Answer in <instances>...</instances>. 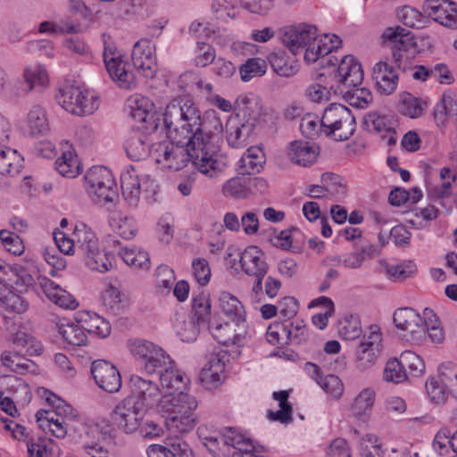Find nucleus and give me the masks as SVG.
Listing matches in <instances>:
<instances>
[{"label":"nucleus","mask_w":457,"mask_h":457,"mask_svg":"<svg viewBox=\"0 0 457 457\" xmlns=\"http://www.w3.org/2000/svg\"><path fill=\"white\" fill-rule=\"evenodd\" d=\"M163 123L170 138L181 142V138L192 139L197 151L221 176L226 163L219 159V141L223 131L222 121L215 110H208L202 117L196 104L189 97H177L166 106Z\"/></svg>","instance_id":"obj_1"},{"label":"nucleus","mask_w":457,"mask_h":457,"mask_svg":"<svg viewBox=\"0 0 457 457\" xmlns=\"http://www.w3.org/2000/svg\"><path fill=\"white\" fill-rule=\"evenodd\" d=\"M282 44L295 55L303 53L307 63H313L337 50L342 40L336 35L318 37L316 26L308 23L285 27L280 31Z\"/></svg>","instance_id":"obj_2"},{"label":"nucleus","mask_w":457,"mask_h":457,"mask_svg":"<svg viewBox=\"0 0 457 457\" xmlns=\"http://www.w3.org/2000/svg\"><path fill=\"white\" fill-rule=\"evenodd\" d=\"M171 140L152 144V160L162 169L179 170L191 162L194 168L206 178L214 179L220 177L212 164L201 158L204 155L196 150L192 139L181 138V142L175 138Z\"/></svg>","instance_id":"obj_3"},{"label":"nucleus","mask_w":457,"mask_h":457,"mask_svg":"<svg viewBox=\"0 0 457 457\" xmlns=\"http://www.w3.org/2000/svg\"><path fill=\"white\" fill-rule=\"evenodd\" d=\"M198 403L195 396L181 391L162 397L160 411L165 413V425L170 434H185L196 425L195 411Z\"/></svg>","instance_id":"obj_4"},{"label":"nucleus","mask_w":457,"mask_h":457,"mask_svg":"<svg viewBox=\"0 0 457 457\" xmlns=\"http://www.w3.org/2000/svg\"><path fill=\"white\" fill-rule=\"evenodd\" d=\"M73 237L78 254L90 270L104 273L113 268L114 255L100 250L98 238L91 228L85 223L77 224Z\"/></svg>","instance_id":"obj_5"},{"label":"nucleus","mask_w":457,"mask_h":457,"mask_svg":"<svg viewBox=\"0 0 457 457\" xmlns=\"http://www.w3.org/2000/svg\"><path fill=\"white\" fill-rule=\"evenodd\" d=\"M84 187L96 204L106 205L113 203L118 196L114 177L104 166H93L87 171Z\"/></svg>","instance_id":"obj_6"},{"label":"nucleus","mask_w":457,"mask_h":457,"mask_svg":"<svg viewBox=\"0 0 457 457\" xmlns=\"http://www.w3.org/2000/svg\"><path fill=\"white\" fill-rule=\"evenodd\" d=\"M320 122L322 131L337 141L349 139L356 129L355 118L351 110L340 104H331L327 107Z\"/></svg>","instance_id":"obj_7"},{"label":"nucleus","mask_w":457,"mask_h":457,"mask_svg":"<svg viewBox=\"0 0 457 457\" xmlns=\"http://www.w3.org/2000/svg\"><path fill=\"white\" fill-rule=\"evenodd\" d=\"M128 348L136 361L141 362V369L147 374L162 371L171 363L170 356L159 345L151 341L135 338L128 341Z\"/></svg>","instance_id":"obj_8"},{"label":"nucleus","mask_w":457,"mask_h":457,"mask_svg":"<svg viewBox=\"0 0 457 457\" xmlns=\"http://www.w3.org/2000/svg\"><path fill=\"white\" fill-rule=\"evenodd\" d=\"M56 99L64 110L78 116L92 114L99 107L98 96L94 92L73 85L60 87Z\"/></svg>","instance_id":"obj_9"},{"label":"nucleus","mask_w":457,"mask_h":457,"mask_svg":"<svg viewBox=\"0 0 457 457\" xmlns=\"http://www.w3.org/2000/svg\"><path fill=\"white\" fill-rule=\"evenodd\" d=\"M240 263L245 274L255 278L252 287V298L257 299L262 294V280L269 270L264 253L259 247L250 245L240 253Z\"/></svg>","instance_id":"obj_10"},{"label":"nucleus","mask_w":457,"mask_h":457,"mask_svg":"<svg viewBox=\"0 0 457 457\" xmlns=\"http://www.w3.org/2000/svg\"><path fill=\"white\" fill-rule=\"evenodd\" d=\"M147 410L131 397H125L112 410L111 419L113 424L125 432L131 434L137 430Z\"/></svg>","instance_id":"obj_11"},{"label":"nucleus","mask_w":457,"mask_h":457,"mask_svg":"<svg viewBox=\"0 0 457 457\" xmlns=\"http://www.w3.org/2000/svg\"><path fill=\"white\" fill-rule=\"evenodd\" d=\"M104 62L111 79L124 89H133L137 86L134 73L128 69L129 64L115 48L105 46Z\"/></svg>","instance_id":"obj_12"},{"label":"nucleus","mask_w":457,"mask_h":457,"mask_svg":"<svg viewBox=\"0 0 457 457\" xmlns=\"http://www.w3.org/2000/svg\"><path fill=\"white\" fill-rule=\"evenodd\" d=\"M4 328L8 340L17 350L24 351L29 355H39L42 353L40 342L28 331L21 321L5 318Z\"/></svg>","instance_id":"obj_13"},{"label":"nucleus","mask_w":457,"mask_h":457,"mask_svg":"<svg viewBox=\"0 0 457 457\" xmlns=\"http://www.w3.org/2000/svg\"><path fill=\"white\" fill-rule=\"evenodd\" d=\"M131 60L140 74L145 78H153L157 67L155 45L150 39H139L133 46Z\"/></svg>","instance_id":"obj_14"},{"label":"nucleus","mask_w":457,"mask_h":457,"mask_svg":"<svg viewBox=\"0 0 457 457\" xmlns=\"http://www.w3.org/2000/svg\"><path fill=\"white\" fill-rule=\"evenodd\" d=\"M91 373L95 382L101 389L114 394L121 388V375L112 363L104 360L95 361L91 366Z\"/></svg>","instance_id":"obj_15"},{"label":"nucleus","mask_w":457,"mask_h":457,"mask_svg":"<svg viewBox=\"0 0 457 457\" xmlns=\"http://www.w3.org/2000/svg\"><path fill=\"white\" fill-rule=\"evenodd\" d=\"M209 329L213 338L221 345H238L243 342L246 333L245 322H233L231 320L224 323L216 320H211Z\"/></svg>","instance_id":"obj_16"},{"label":"nucleus","mask_w":457,"mask_h":457,"mask_svg":"<svg viewBox=\"0 0 457 457\" xmlns=\"http://www.w3.org/2000/svg\"><path fill=\"white\" fill-rule=\"evenodd\" d=\"M128 396L135 400L136 403H142L146 410L156 403H160L162 399L158 385L139 376L131 377L130 394Z\"/></svg>","instance_id":"obj_17"},{"label":"nucleus","mask_w":457,"mask_h":457,"mask_svg":"<svg viewBox=\"0 0 457 457\" xmlns=\"http://www.w3.org/2000/svg\"><path fill=\"white\" fill-rule=\"evenodd\" d=\"M423 10L441 25L457 28V4L449 0H426Z\"/></svg>","instance_id":"obj_18"},{"label":"nucleus","mask_w":457,"mask_h":457,"mask_svg":"<svg viewBox=\"0 0 457 457\" xmlns=\"http://www.w3.org/2000/svg\"><path fill=\"white\" fill-rule=\"evenodd\" d=\"M336 87H350L360 86L363 80L361 63L353 56L345 55L340 62L334 77Z\"/></svg>","instance_id":"obj_19"},{"label":"nucleus","mask_w":457,"mask_h":457,"mask_svg":"<svg viewBox=\"0 0 457 457\" xmlns=\"http://www.w3.org/2000/svg\"><path fill=\"white\" fill-rule=\"evenodd\" d=\"M124 149L132 161L152 158V145L150 137L139 129H133L124 143Z\"/></svg>","instance_id":"obj_20"},{"label":"nucleus","mask_w":457,"mask_h":457,"mask_svg":"<svg viewBox=\"0 0 457 457\" xmlns=\"http://www.w3.org/2000/svg\"><path fill=\"white\" fill-rule=\"evenodd\" d=\"M372 78L376 90L385 96L393 94L398 85V74L386 62H379L373 67Z\"/></svg>","instance_id":"obj_21"},{"label":"nucleus","mask_w":457,"mask_h":457,"mask_svg":"<svg viewBox=\"0 0 457 457\" xmlns=\"http://www.w3.org/2000/svg\"><path fill=\"white\" fill-rule=\"evenodd\" d=\"M254 125L239 118H231L226 124L227 141L233 148H242L249 143L254 131Z\"/></svg>","instance_id":"obj_22"},{"label":"nucleus","mask_w":457,"mask_h":457,"mask_svg":"<svg viewBox=\"0 0 457 457\" xmlns=\"http://www.w3.org/2000/svg\"><path fill=\"white\" fill-rule=\"evenodd\" d=\"M55 328L62 342L71 346H82L87 342V337L82 324L74 323L67 319H59Z\"/></svg>","instance_id":"obj_23"},{"label":"nucleus","mask_w":457,"mask_h":457,"mask_svg":"<svg viewBox=\"0 0 457 457\" xmlns=\"http://www.w3.org/2000/svg\"><path fill=\"white\" fill-rule=\"evenodd\" d=\"M237 117L245 122H250L254 127L262 113L259 98L254 95H242L236 100Z\"/></svg>","instance_id":"obj_24"},{"label":"nucleus","mask_w":457,"mask_h":457,"mask_svg":"<svg viewBox=\"0 0 457 457\" xmlns=\"http://www.w3.org/2000/svg\"><path fill=\"white\" fill-rule=\"evenodd\" d=\"M376 391L371 387L363 388L354 398L351 405V413L357 420L367 423L371 416L376 401Z\"/></svg>","instance_id":"obj_25"},{"label":"nucleus","mask_w":457,"mask_h":457,"mask_svg":"<svg viewBox=\"0 0 457 457\" xmlns=\"http://www.w3.org/2000/svg\"><path fill=\"white\" fill-rule=\"evenodd\" d=\"M225 363L216 355L212 356L199 373V380L206 389L218 387L225 376Z\"/></svg>","instance_id":"obj_26"},{"label":"nucleus","mask_w":457,"mask_h":457,"mask_svg":"<svg viewBox=\"0 0 457 457\" xmlns=\"http://www.w3.org/2000/svg\"><path fill=\"white\" fill-rule=\"evenodd\" d=\"M266 162V156L262 148L251 146L242 155L237 162V170L240 175H253L260 173Z\"/></svg>","instance_id":"obj_27"},{"label":"nucleus","mask_w":457,"mask_h":457,"mask_svg":"<svg viewBox=\"0 0 457 457\" xmlns=\"http://www.w3.org/2000/svg\"><path fill=\"white\" fill-rule=\"evenodd\" d=\"M434 118L438 127L445 126L447 120L457 121V95L452 91L445 92L442 99L436 104Z\"/></svg>","instance_id":"obj_28"},{"label":"nucleus","mask_w":457,"mask_h":457,"mask_svg":"<svg viewBox=\"0 0 457 457\" xmlns=\"http://www.w3.org/2000/svg\"><path fill=\"white\" fill-rule=\"evenodd\" d=\"M122 195L129 206L136 208L140 201L139 177L133 167L127 169L120 175Z\"/></svg>","instance_id":"obj_29"},{"label":"nucleus","mask_w":457,"mask_h":457,"mask_svg":"<svg viewBox=\"0 0 457 457\" xmlns=\"http://www.w3.org/2000/svg\"><path fill=\"white\" fill-rule=\"evenodd\" d=\"M288 155L293 162L306 167L317 160L319 147L309 142L295 141L290 145Z\"/></svg>","instance_id":"obj_30"},{"label":"nucleus","mask_w":457,"mask_h":457,"mask_svg":"<svg viewBox=\"0 0 457 457\" xmlns=\"http://www.w3.org/2000/svg\"><path fill=\"white\" fill-rule=\"evenodd\" d=\"M330 90L333 91L334 95L341 96L350 105L357 108H366L372 101L370 91L365 87H359V86L344 88L342 87H335L332 85Z\"/></svg>","instance_id":"obj_31"},{"label":"nucleus","mask_w":457,"mask_h":457,"mask_svg":"<svg viewBox=\"0 0 457 457\" xmlns=\"http://www.w3.org/2000/svg\"><path fill=\"white\" fill-rule=\"evenodd\" d=\"M218 303L220 311L228 320L245 322L244 307L236 296L228 292H222L219 295Z\"/></svg>","instance_id":"obj_32"},{"label":"nucleus","mask_w":457,"mask_h":457,"mask_svg":"<svg viewBox=\"0 0 457 457\" xmlns=\"http://www.w3.org/2000/svg\"><path fill=\"white\" fill-rule=\"evenodd\" d=\"M24 159L17 150L0 145V174L13 177L23 168Z\"/></svg>","instance_id":"obj_33"},{"label":"nucleus","mask_w":457,"mask_h":457,"mask_svg":"<svg viewBox=\"0 0 457 457\" xmlns=\"http://www.w3.org/2000/svg\"><path fill=\"white\" fill-rule=\"evenodd\" d=\"M160 374V382L162 387L167 389L182 390L190 383L189 377L182 370L175 368V363H171L163 368Z\"/></svg>","instance_id":"obj_34"},{"label":"nucleus","mask_w":457,"mask_h":457,"mask_svg":"<svg viewBox=\"0 0 457 457\" xmlns=\"http://www.w3.org/2000/svg\"><path fill=\"white\" fill-rule=\"evenodd\" d=\"M173 328L183 342H194L200 332V321L195 317L177 315Z\"/></svg>","instance_id":"obj_35"},{"label":"nucleus","mask_w":457,"mask_h":457,"mask_svg":"<svg viewBox=\"0 0 457 457\" xmlns=\"http://www.w3.org/2000/svg\"><path fill=\"white\" fill-rule=\"evenodd\" d=\"M23 354L26 353L24 351L21 350H17L15 352L4 351L1 354L0 359L2 364L10 369V370L15 373L24 374L32 370V368L35 367V362L24 358Z\"/></svg>","instance_id":"obj_36"},{"label":"nucleus","mask_w":457,"mask_h":457,"mask_svg":"<svg viewBox=\"0 0 457 457\" xmlns=\"http://www.w3.org/2000/svg\"><path fill=\"white\" fill-rule=\"evenodd\" d=\"M109 224L112 230L124 239H131L137 231L135 220L119 212L110 214Z\"/></svg>","instance_id":"obj_37"},{"label":"nucleus","mask_w":457,"mask_h":457,"mask_svg":"<svg viewBox=\"0 0 457 457\" xmlns=\"http://www.w3.org/2000/svg\"><path fill=\"white\" fill-rule=\"evenodd\" d=\"M119 255L127 265L134 269L148 270L150 268L149 254L141 248L124 247L120 250Z\"/></svg>","instance_id":"obj_38"},{"label":"nucleus","mask_w":457,"mask_h":457,"mask_svg":"<svg viewBox=\"0 0 457 457\" xmlns=\"http://www.w3.org/2000/svg\"><path fill=\"white\" fill-rule=\"evenodd\" d=\"M385 43L390 47L406 52L411 45V37L401 27L387 28L383 33Z\"/></svg>","instance_id":"obj_39"},{"label":"nucleus","mask_w":457,"mask_h":457,"mask_svg":"<svg viewBox=\"0 0 457 457\" xmlns=\"http://www.w3.org/2000/svg\"><path fill=\"white\" fill-rule=\"evenodd\" d=\"M27 125L33 136L44 135L49 130V123L45 110L34 105L27 115Z\"/></svg>","instance_id":"obj_40"},{"label":"nucleus","mask_w":457,"mask_h":457,"mask_svg":"<svg viewBox=\"0 0 457 457\" xmlns=\"http://www.w3.org/2000/svg\"><path fill=\"white\" fill-rule=\"evenodd\" d=\"M249 179L245 176H237L229 179L222 186V193L225 196L234 198H246L250 195Z\"/></svg>","instance_id":"obj_41"},{"label":"nucleus","mask_w":457,"mask_h":457,"mask_svg":"<svg viewBox=\"0 0 457 457\" xmlns=\"http://www.w3.org/2000/svg\"><path fill=\"white\" fill-rule=\"evenodd\" d=\"M222 449L225 447H233L235 452H241L244 448H249L253 445L249 438L238 432L233 427H226L221 430Z\"/></svg>","instance_id":"obj_42"},{"label":"nucleus","mask_w":457,"mask_h":457,"mask_svg":"<svg viewBox=\"0 0 457 457\" xmlns=\"http://www.w3.org/2000/svg\"><path fill=\"white\" fill-rule=\"evenodd\" d=\"M46 400L51 406V409L56 412L58 418L65 420H74L78 417L77 411L64 400L58 397L50 391L46 392Z\"/></svg>","instance_id":"obj_43"},{"label":"nucleus","mask_w":457,"mask_h":457,"mask_svg":"<svg viewBox=\"0 0 457 457\" xmlns=\"http://www.w3.org/2000/svg\"><path fill=\"white\" fill-rule=\"evenodd\" d=\"M196 433L203 445L213 455H216L218 451L222 450L221 430H212L207 425H201L198 427Z\"/></svg>","instance_id":"obj_44"},{"label":"nucleus","mask_w":457,"mask_h":457,"mask_svg":"<svg viewBox=\"0 0 457 457\" xmlns=\"http://www.w3.org/2000/svg\"><path fill=\"white\" fill-rule=\"evenodd\" d=\"M237 0H213L212 12L215 19L222 22H228L237 17L238 8Z\"/></svg>","instance_id":"obj_45"},{"label":"nucleus","mask_w":457,"mask_h":457,"mask_svg":"<svg viewBox=\"0 0 457 457\" xmlns=\"http://www.w3.org/2000/svg\"><path fill=\"white\" fill-rule=\"evenodd\" d=\"M79 162L71 152H64L55 161V169L63 177L75 178L79 174Z\"/></svg>","instance_id":"obj_46"},{"label":"nucleus","mask_w":457,"mask_h":457,"mask_svg":"<svg viewBox=\"0 0 457 457\" xmlns=\"http://www.w3.org/2000/svg\"><path fill=\"white\" fill-rule=\"evenodd\" d=\"M424 104L425 103L410 93L404 92L400 96L399 110L402 114L411 119L421 116Z\"/></svg>","instance_id":"obj_47"},{"label":"nucleus","mask_w":457,"mask_h":457,"mask_svg":"<svg viewBox=\"0 0 457 457\" xmlns=\"http://www.w3.org/2000/svg\"><path fill=\"white\" fill-rule=\"evenodd\" d=\"M86 316L87 317L82 320V326L85 331L102 337H105L111 333V325L103 317L96 313H87Z\"/></svg>","instance_id":"obj_48"},{"label":"nucleus","mask_w":457,"mask_h":457,"mask_svg":"<svg viewBox=\"0 0 457 457\" xmlns=\"http://www.w3.org/2000/svg\"><path fill=\"white\" fill-rule=\"evenodd\" d=\"M273 71L282 77H292L298 71L296 64L289 62L284 53H273L269 56Z\"/></svg>","instance_id":"obj_49"},{"label":"nucleus","mask_w":457,"mask_h":457,"mask_svg":"<svg viewBox=\"0 0 457 457\" xmlns=\"http://www.w3.org/2000/svg\"><path fill=\"white\" fill-rule=\"evenodd\" d=\"M338 334L345 340H353L361 333L359 318L354 315L345 316L338 322Z\"/></svg>","instance_id":"obj_50"},{"label":"nucleus","mask_w":457,"mask_h":457,"mask_svg":"<svg viewBox=\"0 0 457 457\" xmlns=\"http://www.w3.org/2000/svg\"><path fill=\"white\" fill-rule=\"evenodd\" d=\"M267 64L263 59L249 58L239 68L241 79L245 82H247L254 77H261L265 74Z\"/></svg>","instance_id":"obj_51"},{"label":"nucleus","mask_w":457,"mask_h":457,"mask_svg":"<svg viewBox=\"0 0 457 457\" xmlns=\"http://www.w3.org/2000/svg\"><path fill=\"white\" fill-rule=\"evenodd\" d=\"M25 81L29 90L35 87H44L48 83V74L46 68L41 64H33L24 71Z\"/></svg>","instance_id":"obj_52"},{"label":"nucleus","mask_w":457,"mask_h":457,"mask_svg":"<svg viewBox=\"0 0 457 457\" xmlns=\"http://www.w3.org/2000/svg\"><path fill=\"white\" fill-rule=\"evenodd\" d=\"M382 349L370 348L361 344L356 350V366L360 370H365L373 366L380 355Z\"/></svg>","instance_id":"obj_53"},{"label":"nucleus","mask_w":457,"mask_h":457,"mask_svg":"<svg viewBox=\"0 0 457 457\" xmlns=\"http://www.w3.org/2000/svg\"><path fill=\"white\" fill-rule=\"evenodd\" d=\"M401 363L403 365L405 371L413 377H419L425 371V363L420 356L411 351H404L400 355Z\"/></svg>","instance_id":"obj_54"},{"label":"nucleus","mask_w":457,"mask_h":457,"mask_svg":"<svg viewBox=\"0 0 457 457\" xmlns=\"http://www.w3.org/2000/svg\"><path fill=\"white\" fill-rule=\"evenodd\" d=\"M2 303L3 307L6 311H10L17 314H22L29 308V301L24 296L12 291L8 292L2 297Z\"/></svg>","instance_id":"obj_55"},{"label":"nucleus","mask_w":457,"mask_h":457,"mask_svg":"<svg viewBox=\"0 0 457 457\" xmlns=\"http://www.w3.org/2000/svg\"><path fill=\"white\" fill-rule=\"evenodd\" d=\"M423 314L425 315L427 326H426V333L432 342L436 344H441L444 339V332L443 328L438 325V320L436 313L433 310L429 308H425L423 311Z\"/></svg>","instance_id":"obj_56"},{"label":"nucleus","mask_w":457,"mask_h":457,"mask_svg":"<svg viewBox=\"0 0 457 457\" xmlns=\"http://www.w3.org/2000/svg\"><path fill=\"white\" fill-rule=\"evenodd\" d=\"M417 272V266L413 262H403L400 264L388 265L386 273L388 277L395 281H403L412 277Z\"/></svg>","instance_id":"obj_57"},{"label":"nucleus","mask_w":457,"mask_h":457,"mask_svg":"<svg viewBox=\"0 0 457 457\" xmlns=\"http://www.w3.org/2000/svg\"><path fill=\"white\" fill-rule=\"evenodd\" d=\"M307 338V329L303 320L286 323V337L284 340H288L289 344L300 345Z\"/></svg>","instance_id":"obj_58"},{"label":"nucleus","mask_w":457,"mask_h":457,"mask_svg":"<svg viewBox=\"0 0 457 457\" xmlns=\"http://www.w3.org/2000/svg\"><path fill=\"white\" fill-rule=\"evenodd\" d=\"M216 57L215 49L209 44L198 41L195 49V64L198 67H206L212 63Z\"/></svg>","instance_id":"obj_59"},{"label":"nucleus","mask_w":457,"mask_h":457,"mask_svg":"<svg viewBox=\"0 0 457 457\" xmlns=\"http://www.w3.org/2000/svg\"><path fill=\"white\" fill-rule=\"evenodd\" d=\"M407 373L401 363L400 359L389 360L384 370V379L386 381L400 383L405 380Z\"/></svg>","instance_id":"obj_60"},{"label":"nucleus","mask_w":457,"mask_h":457,"mask_svg":"<svg viewBox=\"0 0 457 457\" xmlns=\"http://www.w3.org/2000/svg\"><path fill=\"white\" fill-rule=\"evenodd\" d=\"M192 274L200 286H206L212 276L208 261L204 258H195L192 261Z\"/></svg>","instance_id":"obj_61"},{"label":"nucleus","mask_w":457,"mask_h":457,"mask_svg":"<svg viewBox=\"0 0 457 457\" xmlns=\"http://www.w3.org/2000/svg\"><path fill=\"white\" fill-rule=\"evenodd\" d=\"M440 373V369L438 370ZM426 389L431 401L436 403H443L445 400V391L448 390L445 382L439 378H430L426 383Z\"/></svg>","instance_id":"obj_62"},{"label":"nucleus","mask_w":457,"mask_h":457,"mask_svg":"<svg viewBox=\"0 0 457 457\" xmlns=\"http://www.w3.org/2000/svg\"><path fill=\"white\" fill-rule=\"evenodd\" d=\"M420 315L412 308H399L394 313V322L398 329L404 330L416 320H420Z\"/></svg>","instance_id":"obj_63"},{"label":"nucleus","mask_w":457,"mask_h":457,"mask_svg":"<svg viewBox=\"0 0 457 457\" xmlns=\"http://www.w3.org/2000/svg\"><path fill=\"white\" fill-rule=\"evenodd\" d=\"M440 376L448 390L457 398V367L450 362L442 364Z\"/></svg>","instance_id":"obj_64"}]
</instances>
